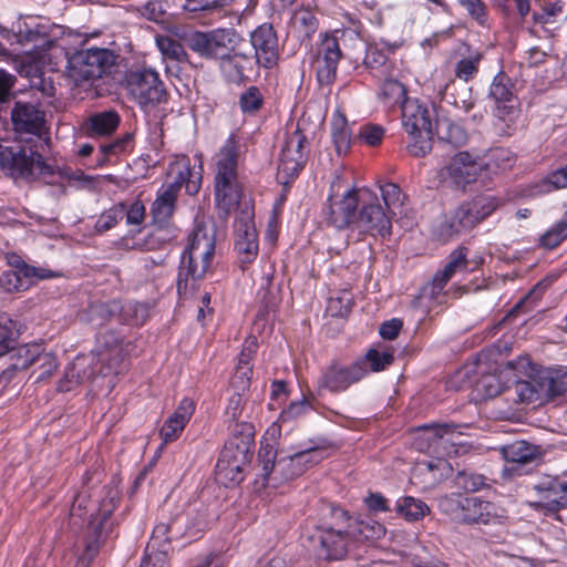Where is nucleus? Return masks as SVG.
I'll list each match as a JSON object with an SVG mask.
<instances>
[{
    "mask_svg": "<svg viewBox=\"0 0 567 567\" xmlns=\"http://www.w3.org/2000/svg\"><path fill=\"white\" fill-rule=\"evenodd\" d=\"M243 148L238 134L231 133L215 155V200L225 215H228L241 198L237 168Z\"/></svg>",
    "mask_w": 567,
    "mask_h": 567,
    "instance_id": "obj_1",
    "label": "nucleus"
},
{
    "mask_svg": "<svg viewBox=\"0 0 567 567\" xmlns=\"http://www.w3.org/2000/svg\"><path fill=\"white\" fill-rule=\"evenodd\" d=\"M215 254V236L205 226L198 225L189 235L177 275V292L187 297L196 282L204 278Z\"/></svg>",
    "mask_w": 567,
    "mask_h": 567,
    "instance_id": "obj_2",
    "label": "nucleus"
},
{
    "mask_svg": "<svg viewBox=\"0 0 567 567\" xmlns=\"http://www.w3.org/2000/svg\"><path fill=\"white\" fill-rule=\"evenodd\" d=\"M186 48L199 58L208 61H228L244 42L241 34L234 28H215L212 30H198L190 27H177L173 31Z\"/></svg>",
    "mask_w": 567,
    "mask_h": 567,
    "instance_id": "obj_3",
    "label": "nucleus"
},
{
    "mask_svg": "<svg viewBox=\"0 0 567 567\" xmlns=\"http://www.w3.org/2000/svg\"><path fill=\"white\" fill-rule=\"evenodd\" d=\"M0 168L13 178L25 181H47L58 173L56 166L47 162L40 153L19 145H0Z\"/></svg>",
    "mask_w": 567,
    "mask_h": 567,
    "instance_id": "obj_4",
    "label": "nucleus"
},
{
    "mask_svg": "<svg viewBox=\"0 0 567 567\" xmlns=\"http://www.w3.org/2000/svg\"><path fill=\"white\" fill-rule=\"evenodd\" d=\"M171 172L176 175L174 181L158 189L151 207L152 215L158 223H165L172 217L183 185L189 195H196L202 185L200 172L190 168L189 163H177L171 167Z\"/></svg>",
    "mask_w": 567,
    "mask_h": 567,
    "instance_id": "obj_5",
    "label": "nucleus"
},
{
    "mask_svg": "<svg viewBox=\"0 0 567 567\" xmlns=\"http://www.w3.org/2000/svg\"><path fill=\"white\" fill-rule=\"evenodd\" d=\"M330 520H324L317 528L313 539L319 545V555L329 560L346 557L353 546L351 534L348 533V514L339 507H330Z\"/></svg>",
    "mask_w": 567,
    "mask_h": 567,
    "instance_id": "obj_6",
    "label": "nucleus"
},
{
    "mask_svg": "<svg viewBox=\"0 0 567 567\" xmlns=\"http://www.w3.org/2000/svg\"><path fill=\"white\" fill-rule=\"evenodd\" d=\"M401 109L402 125L410 137L408 151L415 157H422L433 146L431 111L419 100H404Z\"/></svg>",
    "mask_w": 567,
    "mask_h": 567,
    "instance_id": "obj_7",
    "label": "nucleus"
},
{
    "mask_svg": "<svg viewBox=\"0 0 567 567\" xmlns=\"http://www.w3.org/2000/svg\"><path fill=\"white\" fill-rule=\"evenodd\" d=\"M118 503L116 492H110L100 503L97 514L89 515L87 532L84 540V550L79 557L75 567H90L99 554L100 546L112 532L113 523L110 520Z\"/></svg>",
    "mask_w": 567,
    "mask_h": 567,
    "instance_id": "obj_8",
    "label": "nucleus"
},
{
    "mask_svg": "<svg viewBox=\"0 0 567 567\" xmlns=\"http://www.w3.org/2000/svg\"><path fill=\"white\" fill-rule=\"evenodd\" d=\"M511 391L519 403L543 405L561 395L566 388L564 382L555 379L549 371L530 367L527 379L517 380Z\"/></svg>",
    "mask_w": 567,
    "mask_h": 567,
    "instance_id": "obj_9",
    "label": "nucleus"
},
{
    "mask_svg": "<svg viewBox=\"0 0 567 567\" xmlns=\"http://www.w3.org/2000/svg\"><path fill=\"white\" fill-rule=\"evenodd\" d=\"M444 512L465 524H491L504 516V509L477 496L451 495L440 502Z\"/></svg>",
    "mask_w": 567,
    "mask_h": 567,
    "instance_id": "obj_10",
    "label": "nucleus"
},
{
    "mask_svg": "<svg viewBox=\"0 0 567 567\" xmlns=\"http://www.w3.org/2000/svg\"><path fill=\"white\" fill-rule=\"evenodd\" d=\"M146 308L136 302L121 305L117 300L92 302L84 312L83 319L94 328H102L112 320L126 324H142L145 321Z\"/></svg>",
    "mask_w": 567,
    "mask_h": 567,
    "instance_id": "obj_11",
    "label": "nucleus"
},
{
    "mask_svg": "<svg viewBox=\"0 0 567 567\" xmlns=\"http://www.w3.org/2000/svg\"><path fill=\"white\" fill-rule=\"evenodd\" d=\"M126 89L143 109H153L166 101L167 92L158 72L151 68L132 70L126 75Z\"/></svg>",
    "mask_w": 567,
    "mask_h": 567,
    "instance_id": "obj_12",
    "label": "nucleus"
},
{
    "mask_svg": "<svg viewBox=\"0 0 567 567\" xmlns=\"http://www.w3.org/2000/svg\"><path fill=\"white\" fill-rule=\"evenodd\" d=\"M70 78L79 83L95 80L110 72L115 55L109 49L91 48L73 53L68 61Z\"/></svg>",
    "mask_w": 567,
    "mask_h": 567,
    "instance_id": "obj_13",
    "label": "nucleus"
},
{
    "mask_svg": "<svg viewBox=\"0 0 567 567\" xmlns=\"http://www.w3.org/2000/svg\"><path fill=\"white\" fill-rule=\"evenodd\" d=\"M276 456L277 451L272 445H261L258 461L261 465L260 476L262 478V486L277 487L282 482L306 472L295 452L278 461H276Z\"/></svg>",
    "mask_w": 567,
    "mask_h": 567,
    "instance_id": "obj_14",
    "label": "nucleus"
},
{
    "mask_svg": "<svg viewBox=\"0 0 567 567\" xmlns=\"http://www.w3.org/2000/svg\"><path fill=\"white\" fill-rule=\"evenodd\" d=\"M360 205L357 228L372 236L389 237L392 228L390 212L382 207L378 196L370 189L363 188Z\"/></svg>",
    "mask_w": 567,
    "mask_h": 567,
    "instance_id": "obj_15",
    "label": "nucleus"
},
{
    "mask_svg": "<svg viewBox=\"0 0 567 567\" xmlns=\"http://www.w3.org/2000/svg\"><path fill=\"white\" fill-rule=\"evenodd\" d=\"M482 172L481 156L468 152H458L447 159L439 171L442 183L458 189H465L468 184L476 182Z\"/></svg>",
    "mask_w": 567,
    "mask_h": 567,
    "instance_id": "obj_16",
    "label": "nucleus"
},
{
    "mask_svg": "<svg viewBox=\"0 0 567 567\" xmlns=\"http://www.w3.org/2000/svg\"><path fill=\"white\" fill-rule=\"evenodd\" d=\"M307 137L299 126H297L295 131L286 134L280 152L277 174V178L281 184H290L301 172L306 163L303 153Z\"/></svg>",
    "mask_w": 567,
    "mask_h": 567,
    "instance_id": "obj_17",
    "label": "nucleus"
},
{
    "mask_svg": "<svg viewBox=\"0 0 567 567\" xmlns=\"http://www.w3.org/2000/svg\"><path fill=\"white\" fill-rule=\"evenodd\" d=\"M533 491L537 499L529 501L528 505L545 515H554L567 509V482L558 476H545L538 481Z\"/></svg>",
    "mask_w": 567,
    "mask_h": 567,
    "instance_id": "obj_18",
    "label": "nucleus"
},
{
    "mask_svg": "<svg viewBox=\"0 0 567 567\" xmlns=\"http://www.w3.org/2000/svg\"><path fill=\"white\" fill-rule=\"evenodd\" d=\"M369 370L364 368V361H354L344 364L332 361L321 373L318 381L319 389H326L331 393H340L361 381Z\"/></svg>",
    "mask_w": 567,
    "mask_h": 567,
    "instance_id": "obj_19",
    "label": "nucleus"
},
{
    "mask_svg": "<svg viewBox=\"0 0 567 567\" xmlns=\"http://www.w3.org/2000/svg\"><path fill=\"white\" fill-rule=\"evenodd\" d=\"M234 247L241 265L252 262L259 251L258 233L251 212H240L234 221Z\"/></svg>",
    "mask_w": 567,
    "mask_h": 567,
    "instance_id": "obj_20",
    "label": "nucleus"
},
{
    "mask_svg": "<svg viewBox=\"0 0 567 567\" xmlns=\"http://www.w3.org/2000/svg\"><path fill=\"white\" fill-rule=\"evenodd\" d=\"M488 97L494 101V114L504 122H512L518 115V99L512 79L504 72L497 73L489 86Z\"/></svg>",
    "mask_w": 567,
    "mask_h": 567,
    "instance_id": "obj_21",
    "label": "nucleus"
},
{
    "mask_svg": "<svg viewBox=\"0 0 567 567\" xmlns=\"http://www.w3.org/2000/svg\"><path fill=\"white\" fill-rule=\"evenodd\" d=\"M341 56L342 52L338 39L326 35L318 45L315 62L317 80L321 85H330L334 82Z\"/></svg>",
    "mask_w": 567,
    "mask_h": 567,
    "instance_id": "obj_22",
    "label": "nucleus"
},
{
    "mask_svg": "<svg viewBox=\"0 0 567 567\" xmlns=\"http://www.w3.org/2000/svg\"><path fill=\"white\" fill-rule=\"evenodd\" d=\"M255 58L260 66L271 69L279 60L278 37L274 27L264 23L250 34Z\"/></svg>",
    "mask_w": 567,
    "mask_h": 567,
    "instance_id": "obj_23",
    "label": "nucleus"
},
{
    "mask_svg": "<svg viewBox=\"0 0 567 567\" xmlns=\"http://www.w3.org/2000/svg\"><path fill=\"white\" fill-rule=\"evenodd\" d=\"M359 204H361V189H348L341 197L331 195L327 213L329 221L340 229L350 224H357Z\"/></svg>",
    "mask_w": 567,
    "mask_h": 567,
    "instance_id": "obj_24",
    "label": "nucleus"
},
{
    "mask_svg": "<svg viewBox=\"0 0 567 567\" xmlns=\"http://www.w3.org/2000/svg\"><path fill=\"white\" fill-rule=\"evenodd\" d=\"M11 118L14 130L18 132L40 136L44 130V113L33 103L17 102L11 112Z\"/></svg>",
    "mask_w": 567,
    "mask_h": 567,
    "instance_id": "obj_25",
    "label": "nucleus"
},
{
    "mask_svg": "<svg viewBox=\"0 0 567 567\" xmlns=\"http://www.w3.org/2000/svg\"><path fill=\"white\" fill-rule=\"evenodd\" d=\"M194 411L195 404L193 400L184 398L159 431L164 443L174 442L181 436Z\"/></svg>",
    "mask_w": 567,
    "mask_h": 567,
    "instance_id": "obj_26",
    "label": "nucleus"
},
{
    "mask_svg": "<svg viewBox=\"0 0 567 567\" xmlns=\"http://www.w3.org/2000/svg\"><path fill=\"white\" fill-rule=\"evenodd\" d=\"M455 425L454 424H431L423 426V435L424 440L429 441L427 452H433L440 455L437 463L433 464V462L427 463L429 470L437 468L441 465H444L445 462L441 460V453H439V446H443L445 449L446 444L452 443V437L454 434ZM442 455H444L442 453Z\"/></svg>",
    "mask_w": 567,
    "mask_h": 567,
    "instance_id": "obj_27",
    "label": "nucleus"
},
{
    "mask_svg": "<svg viewBox=\"0 0 567 567\" xmlns=\"http://www.w3.org/2000/svg\"><path fill=\"white\" fill-rule=\"evenodd\" d=\"M179 534L181 528H177L176 519H173L169 523H158L153 529L151 539L146 546L145 556L152 557L155 553L167 555L172 539L177 538Z\"/></svg>",
    "mask_w": 567,
    "mask_h": 567,
    "instance_id": "obj_28",
    "label": "nucleus"
},
{
    "mask_svg": "<svg viewBox=\"0 0 567 567\" xmlns=\"http://www.w3.org/2000/svg\"><path fill=\"white\" fill-rule=\"evenodd\" d=\"M502 455L507 463L528 464L543 455L540 446L527 441H515L502 447Z\"/></svg>",
    "mask_w": 567,
    "mask_h": 567,
    "instance_id": "obj_29",
    "label": "nucleus"
},
{
    "mask_svg": "<svg viewBox=\"0 0 567 567\" xmlns=\"http://www.w3.org/2000/svg\"><path fill=\"white\" fill-rule=\"evenodd\" d=\"M121 116L114 110L94 113L86 121V132L90 136H107L120 125Z\"/></svg>",
    "mask_w": 567,
    "mask_h": 567,
    "instance_id": "obj_30",
    "label": "nucleus"
},
{
    "mask_svg": "<svg viewBox=\"0 0 567 567\" xmlns=\"http://www.w3.org/2000/svg\"><path fill=\"white\" fill-rule=\"evenodd\" d=\"M392 49L379 47L378 44H369L365 51L363 64L370 70L375 78H386L393 70L392 63L389 61L388 52Z\"/></svg>",
    "mask_w": 567,
    "mask_h": 567,
    "instance_id": "obj_31",
    "label": "nucleus"
},
{
    "mask_svg": "<svg viewBox=\"0 0 567 567\" xmlns=\"http://www.w3.org/2000/svg\"><path fill=\"white\" fill-rule=\"evenodd\" d=\"M347 525L348 533L351 534L353 545L364 540L379 539L385 534V528L382 524L375 520H357L348 516Z\"/></svg>",
    "mask_w": 567,
    "mask_h": 567,
    "instance_id": "obj_32",
    "label": "nucleus"
},
{
    "mask_svg": "<svg viewBox=\"0 0 567 567\" xmlns=\"http://www.w3.org/2000/svg\"><path fill=\"white\" fill-rule=\"evenodd\" d=\"M331 137L336 151L339 155L346 154L351 146V133L348 127V121L339 110L333 113L331 120Z\"/></svg>",
    "mask_w": 567,
    "mask_h": 567,
    "instance_id": "obj_33",
    "label": "nucleus"
},
{
    "mask_svg": "<svg viewBox=\"0 0 567 567\" xmlns=\"http://www.w3.org/2000/svg\"><path fill=\"white\" fill-rule=\"evenodd\" d=\"M251 456L252 451L251 449H248L247 445H238L237 440H228L224 445L217 464H219L221 467L226 463H231L233 467L245 466L249 463Z\"/></svg>",
    "mask_w": 567,
    "mask_h": 567,
    "instance_id": "obj_34",
    "label": "nucleus"
},
{
    "mask_svg": "<svg viewBox=\"0 0 567 567\" xmlns=\"http://www.w3.org/2000/svg\"><path fill=\"white\" fill-rule=\"evenodd\" d=\"M436 135L440 142L460 147L465 144L467 135L465 130L449 118H441L436 123Z\"/></svg>",
    "mask_w": 567,
    "mask_h": 567,
    "instance_id": "obj_35",
    "label": "nucleus"
},
{
    "mask_svg": "<svg viewBox=\"0 0 567 567\" xmlns=\"http://www.w3.org/2000/svg\"><path fill=\"white\" fill-rule=\"evenodd\" d=\"M463 292L464 288L462 286L454 285L447 290H442L430 281L421 289L420 299L426 301L430 307L441 306L447 302L449 297L457 298Z\"/></svg>",
    "mask_w": 567,
    "mask_h": 567,
    "instance_id": "obj_36",
    "label": "nucleus"
},
{
    "mask_svg": "<svg viewBox=\"0 0 567 567\" xmlns=\"http://www.w3.org/2000/svg\"><path fill=\"white\" fill-rule=\"evenodd\" d=\"M482 169L485 168L494 174L511 168L514 164L513 153L504 147L489 150L484 157H481Z\"/></svg>",
    "mask_w": 567,
    "mask_h": 567,
    "instance_id": "obj_37",
    "label": "nucleus"
},
{
    "mask_svg": "<svg viewBox=\"0 0 567 567\" xmlns=\"http://www.w3.org/2000/svg\"><path fill=\"white\" fill-rule=\"evenodd\" d=\"M156 47L165 59L178 63L188 62L189 55L185 50V44L179 39H173L168 35H157L155 38Z\"/></svg>",
    "mask_w": 567,
    "mask_h": 567,
    "instance_id": "obj_38",
    "label": "nucleus"
},
{
    "mask_svg": "<svg viewBox=\"0 0 567 567\" xmlns=\"http://www.w3.org/2000/svg\"><path fill=\"white\" fill-rule=\"evenodd\" d=\"M395 511L409 522H417L430 513V507L421 499L404 496L398 499Z\"/></svg>",
    "mask_w": 567,
    "mask_h": 567,
    "instance_id": "obj_39",
    "label": "nucleus"
},
{
    "mask_svg": "<svg viewBox=\"0 0 567 567\" xmlns=\"http://www.w3.org/2000/svg\"><path fill=\"white\" fill-rule=\"evenodd\" d=\"M11 352V358L18 355V360L0 373V385L2 388H6L12 381L19 370H25L34 362V358L28 357L29 350L24 347L14 348Z\"/></svg>",
    "mask_w": 567,
    "mask_h": 567,
    "instance_id": "obj_40",
    "label": "nucleus"
},
{
    "mask_svg": "<svg viewBox=\"0 0 567 567\" xmlns=\"http://www.w3.org/2000/svg\"><path fill=\"white\" fill-rule=\"evenodd\" d=\"M382 80L380 95L383 101L390 105L403 103L406 99V90L402 83L392 78V72L386 78H379Z\"/></svg>",
    "mask_w": 567,
    "mask_h": 567,
    "instance_id": "obj_41",
    "label": "nucleus"
},
{
    "mask_svg": "<svg viewBox=\"0 0 567 567\" xmlns=\"http://www.w3.org/2000/svg\"><path fill=\"white\" fill-rule=\"evenodd\" d=\"M235 0H185L182 8L193 14L214 13L233 6Z\"/></svg>",
    "mask_w": 567,
    "mask_h": 567,
    "instance_id": "obj_42",
    "label": "nucleus"
},
{
    "mask_svg": "<svg viewBox=\"0 0 567 567\" xmlns=\"http://www.w3.org/2000/svg\"><path fill=\"white\" fill-rule=\"evenodd\" d=\"M567 238V216L550 226L539 238V245L547 249L558 247Z\"/></svg>",
    "mask_w": 567,
    "mask_h": 567,
    "instance_id": "obj_43",
    "label": "nucleus"
},
{
    "mask_svg": "<svg viewBox=\"0 0 567 567\" xmlns=\"http://www.w3.org/2000/svg\"><path fill=\"white\" fill-rule=\"evenodd\" d=\"M433 236L442 241L447 243L455 237L462 235V230L456 226L455 219L451 213H446L440 220L435 223L432 229Z\"/></svg>",
    "mask_w": 567,
    "mask_h": 567,
    "instance_id": "obj_44",
    "label": "nucleus"
},
{
    "mask_svg": "<svg viewBox=\"0 0 567 567\" xmlns=\"http://www.w3.org/2000/svg\"><path fill=\"white\" fill-rule=\"evenodd\" d=\"M35 281V278H25L18 271L8 270L0 276V288L4 292L12 293L27 290Z\"/></svg>",
    "mask_w": 567,
    "mask_h": 567,
    "instance_id": "obj_45",
    "label": "nucleus"
},
{
    "mask_svg": "<svg viewBox=\"0 0 567 567\" xmlns=\"http://www.w3.org/2000/svg\"><path fill=\"white\" fill-rule=\"evenodd\" d=\"M257 339L256 337H249L243 344V350L238 357L237 377L249 381L251 373L250 361L257 351Z\"/></svg>",
    "mask_w": 567,
    "mask_h": 567,
    "instance_id": "obj_46",
    "label": "nucleus"
},
{
    "mask_svg": "<svg viewBox=\"0 0 567 567\" xmlns=\"http://www.w3.org/2000/svg\"><path fill=\"white\" fill-rule=\"evenodd\" d=\"M295 453L305 471L319 464L327 457L324 449L313 444L312 441L301 444L300 450L295 451Z\"/></svg>",
    "mask_w": 567,
    "mask_h": 567,
    "instance_id": "obj_47",
    "label": "nucleus"
},
{
    "mask_svg": "<svg viewBox=\"0 0 567 567\" xmlns=\"http://www.w3.org/2000/svg\"><path fill=\"white\" fill-rule=\"evenodd\" d=\"M352 308V296L349 291L342 290L331 295L327 302V312L331 317L348 316Z\"/></svg>",
    "mask_w": 567,
    "mask_h": 567,
    "instance_id": "obj_48",
    "label": "nucleus"
},
{
    "mask_svg": "<svg viewBox=\"0 0 567 567\" xmlns=\"http://www.w3.org/2000/svg\"><path fill=\"white\" fill-rule=\"evenodd\" d=\"M293 29L303 37H310L316 32L318 21L315 14L308 9H298L291 17Z\"/></svg>",
    "mask_w": 567,
    "mask_h": 567,
    "instance_id": "obj_49",
    "label": "nucleus"
},
{
    "mask_svg": "<svg viewBox=\"0 0 567 567\" xmlns=\"http://www.w3.org/2000/svg\"><path fill=\"white\" fill-rule=\"evenodd\" d=\"M468 267L467 249L465 247L455 248L447 257V262L440 269L444 275L452 279L457 272L466 271Z\"/></svg>",
    "mask_w": 567,
    "mask_h": 567,
    "instance_id": "obj_50",
    "label": "nucleus"
},
{
    "mask_svg": "<svg viewBox=\"0 0 567 567\" xmlns=\"http://www.w3.org/2000/svg\"><path fill=\"white\" fill-rule=\"evenodd\" d=\"M477 225L492 215L499 206V200L492 196L476 197L467 202Z\"/></svg>",
    "mask_w": 567,
    "mask_h": 567,
    "instance_id": "obj_51",
    "label": "nucleus"
},
{
    "mask_svg": "<svg viewBox=\"0 0 567 567\" xmlns=\"http://www.w3.org/2000/svg\"><path fill=\"white\" fill-rule=\"evenodd\" d=\"M124 214L125 205L123 203L114 205L97 218L95 230L100 234L110 230L124 217Z\"/></svg>",
    "mask_w": 567,
    "mask_h": 567,
    "instance_id": "obj_52",
    "label": "nucleus"
},
{
    "mask_svg": "<svg viewBox=\"0 0 567 567\" xmlns=\"http://www.w3.org/2000/svg\"><path fill=\"white\" fill-rule=\"evenodd\" d=\"M481 60L482 55L478 53L468 58L461 59L455 64V76L465 82L473 80L478 73Z\"/></svg>",
    "mask_w": 567,
    "mask_h": 567,
    "instance_id": "obj_53",
    "label": "nucleus"
},
{
    "mask_svg": "<svg viewBox=\"0 0 567 567\" xmlns=\"http://www.w3.org/2000/svg\"><path fill=\"white\" fill-rule=\"evenodd\" d=\"M394 357L389 351L380 352L375 349H370L363 358H359L357 361H364V368L373 372L384 370L386 367L392 364Z\"/></svg>",
    "mask_w": 567,
    "mask_h": 567,
    "instance_id": "obj_54",
    "label": "nucleus"
},
{
    "mask_svg": "<svg viewBox=\"0 0 567 567\" xmlns=\"http://www.w3.org/2000/svg\"><path fill=\"white\" fill-rule=\"evenodd\" d=\"M9 264L16 268L14 271L22 274L25 278H35V280H40L54 277V274L51 270L30 266L17 255L9 257Z\"/></svg>",
    "mask_w": 567,
    "mask_h": 567,
    "instance_id": "obj_55",
    "label": "nucleus"
},
{
    "mask_svg": "<svg viewBox=\"0 0 567 567\" xmlns=\"http://www.w3.org/2000/svg\"><path fill=\"white\" fill-rule=\"evenodd\" d=\"M237 58L246 59L247 55L238 52V49H235L234 54H231L227 62L224 60L218 61L221 72L230 82L235 83L240 82L245 78L244 68L238 64L236 61Z\"/></svg>",
    "mask_w": 567,
    "mask_h": 567,
    "instance_id": "obj_56",
    "label": "nucleus"
},
{
    "mask_svg": "<svg viewBox=\"0 0 567 567\" xmlns=\"http://www.w3.org/2000/svg\"><path fill=\"white\" fill-rule=\"evenodd\" d=\"M567 16V0H549L544 6L543 13H533L535 23H548L551 18Z\"/></svg>",
    "mask_w": 567,
    "mask_h": 567,
    "instance_id": "obj_57",
    "label": "nucleus"
},
{
    "mask_svg": "<svg viewBox=\"0 0 567 567\" xmlns=\"http://www.w3.org/2000/svg\"><path fill=\"white\" fill-rule=\"evenodd\" d=\"M385 130L383 126L373 123H365L360 126L358 138L368 146H378L384 138Z\"/></svg>",
    "mask_w": 567,
    "mask_h": 567,
    "instance_id": "obj_58",
    "label": "nucleus"
},
{
    "mask_svg": "<svg viewBox=\"0 0 567 567\" xmlns=\"http://www.w3.org/2000/svg\"><path fill=\"white\" fill-rule=\"evenodd\" d=\"M379 188L385 205V209L394 214V209L403 204L404 196L400 187L394 183H385Z\"/></svg>",
    "mask_w": 567,
    "mask_h": 567,
    "instance_id": "obj_59",
    "label": "nucleus"
},
{
    "mask_svg": "<svg viewBox=\"0 0 567 567\" xmlns=\"http://www.w3.org/2000/svg\"><path fill=\"white\" fill-rule=\"evenodd\" d=\"M450 213L455 219L456 226L462 230L463 234L472 230L477 226L476 219L473 216L467 202L463 203Z\"/></svg>",
    "mask_w": 567,
    "mask_h": 567,
    "instance_id": "obj_60",
    "label": "nucleus"
},
{
    "mask_svg": "<svg viewBox=\"0 0 567 567\" xmlns=\"http://www.w3.org/2000/svg\"><path fill=\"white\" fill-rule=\"evenodd\" d=\"M458 4L463 7L467 14L475 20L480 25H485L488 18L487 6L483 0H457Z\"/></svg>",
    "mask_w": 567,
    "mask_h": 567,
    "instance_id": "obj_61",
    "label": "nucleus"
},
{
    "mask_svg": "<svg viewBox=\"0 0 567 567\" xmlns=\"http://www.w3.org/2000/svg\"><path fill=\"white\" fill-rule=\"evenodd\" d=\"M262 95L257 86L248 87L239 99V106L244 113L257 112L262 106Z\"/></svg>",
    "mask_w": 567,
    "mask_h": 567,
    "instance_id": "obj_62",
    "label": "nucleus"
},
{
    "mask_svg": "<svg viewBox=\"0 0 567 567\" xmlns=\"http://www.w3.org/2000/svg\"><path fill=\"white\" fill-rule=\"evenodd\" d=\"M131 141V134H125L123 137L113 142L100 144V153L102 155L101 159H99L100 165L109 161L110 157L124 152Z\"/></svg>",
    "mask_w": 567,
    "mask_h": 567,
    "instance_id": "obj_63",
    "label": "nucleus"
},
{
    "mask_svg": "<svg viewBox=\"0 0 567 567\" xmlns=\"http://www.w3.org/2000/svg\"><path fill=\"white\" fill-rule=\"evenodd\" d=\"M551 282L553 280L549 278H544L540 281H538L528 292V295L514 307L513 310L516 311L519 308L524 307L525 305H528L529 308L535 307L537 302L542 299L546 290L549 288Z\"/></svg>",
    "mask_w": 567,
    "mask_h": 567,
    "instance_id": "obj_64",
    "label": "nucleus"
}]
</instances>
